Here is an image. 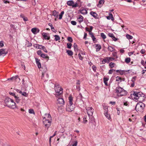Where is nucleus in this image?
<instances>
[{"label": "nucleus", "mask_w": 146, "mask_h": 146, "mask_svg": "<svg viewBox=\"0 0 146 146\" xmlns=\"http://www.w3.org/2000/svg\"><path fill=\"white\" fill-rule=\"evenodd\" d=\"M5 102L6 105L11 108L14 109L16 108L18 109L19 108V107L15 104L13 99L9 98H6L5 100Z\"/></svg>", "instance_id": "f257e3e1"}, {"label": "nucleus", "mask_w": 146, "mask_h": 146, "mask_svg": "<svg viewBox=\"0 0 146 146\" xmlns=\"http://www.w3.org/2000/svg\"><path fill=\"white\" fill-rule=\"evenodd\" d=\"M115 91L117 95L119 97L125 96L127 93V92L126 90L120 86L117 87Z\"/></svg>", "instance_id": "f03ea898"}, {"label": "nucleus", "mask_w": 146, "mask_h": 146, "mask_svg": "<svg viewBox=\"0 0 146 146\" xmlns=\"http://www.w3.org/2000/svg\"><path fill=\"white\" fill-rule=\"evenodd\" d=\"M69 103L67 105L66 109L67 111L71 112L73 111L75 108V105L73 104V98L71 96H70L68 98Z\"/></svg>", "instance_id": "7ed1b4c3"}, {"label": "nucleus", "mask_w": 146, "mask_h": 146, "mask_svg": "<svg viewBox=\"0 0 146 146\" xmlns=\"http://www.w3.org/2000/svg\"><path fill=\"white\" fill-rule=\"evenodd\" d=\"M133 95L134 96V99L139 100L140 102L143 101L145 100V95L141 92H134Z\"/></svg>", "instance_id": "20e7f679"}, {"label": "nucleus", "mask_w": 146, "mask_h": 146, "mask_svg": "<svg viewBox=\"0 0 146 146\" xmlns=\"http://www.w3.org/2000/svg\"><path fill=\"white\" fill-rule=\"evenodd\" d=\"M54 90L56 93V95L57 96H60L63 93L62 88L60 87L58 85L55 86Z\"/></svg>", "instance_id": "39448f33"}, {"label": "nucleus", "mask_w": 146, "mask_h": 146, "mask_svg": "<svg viewBox=\"0 0 146 146\" xmlns=\"http://www.w3.org/2000/svg\"><path fill=\"white\" fill-rule=\"evenodd\" d=\"M144 107V104L141 102L137 103L135 106V109L137 111H141L143 110Z\"/></svg>", "instance_id": "423d86ee"}, {"label": "nucleus", "mask_w": 146, "mask_h": 146, "mask_svg": "<svg viewBox=\"0 0 146 146\" xmlns=\"http://www.w3.org/2000/svg\"><path fill=\"white\" fill-rule=\"evenodd\" d=\"M43 122L45 127L47 128V129H48V127L51 125V121L46 119L45 117L43 118Z\"/></svg>", "instance_id": "0eeeda50"}, {"label": "nucleus", "mask_w": 146, "mask_h": 146, "mask_svg": "<svg viewBox=\"0 0 146 146\" xmlns=\"http://www.w3.org/2000/svg\"><path fill=\"white\" fill-rule=\"evenodd\" d=\"M67 4L69 6H72V8L76 7L79 6L77 3L74 4V1L72 0L68 1Z\"/></svg>", "instance_id": "6e6552de"}, {"label": "nucleus", "mask_w": 146, "mask_h": 146, "mask_svg": "<svg viewBox=\"0 0 146 146\" xmlns=\"http://www.w3.org/2000/svg\"><path fill=\"white\" fill-rule=\"evenodd\" d=\"M86 109L88 115V116L92 115L94 111V109L92 107H86Z\"/></svg>", "instance_id": "1a4fd4ad"}, {"label": "nucleus", "mask_w": 146, "mask_h": 146, "mask_svg": "<svg viewBox=\"0 0 146 146\" xmlns=\"http://www.w3.org/2000/svg\"><path fill=\"white\" fill-rule=\"evenodd\" d=\"M57 103L62 106L64 104V101L63 99L61 98H59L57 100Z\"/></svg>", "instance_id": "9d476101"}, {"label": "nucleus", "mask_w": 146, "mask_h": 146, "mask_svg": "<svg viewBox=\"0 0 146 146\" xmlns=\"http://www.w3.org/2000/svg\"><path fill=\"white\" fill-rule=\"evenodd\" d=\"M8 80H13L16 81H19L20 80V79L19 78L18 76H17L15 77H13L10 78L8 79Z\"/></svg>", "instance_id": "9b49d317"}, {"label": "nucleus", "mask_w": 146, "mask_h": 146, "mask_svg": "<svg viewBox=\"0 0 146 146\" xmlns=\"http://www.w3.org/2000/svg\"><path fill=\"white\" fill-rule=\"evenodd\" d=\"M89 117V122L93 123L94 122H95V119L94 117L92 116L91 115L88 116Z\"/></svg>", "instance_id": "f8f14e48"}, {"label": "nucleus", "mask_w": 146, "mask_h": 146, "mask_svg": "<svg viewBox=\"0 0 146 146\" xmlns=\"http://www.w3.org/2000/svg\"><path fill=\"white\" fill-rule=\"evenodd\" d=\"M7 53V51H6V50L4 49H0V55L3 54L5 55Z\"/></svg>", "instance_id": "ddd939ff"}, {"label": "nucleus", "mask_w": 146, "mask_h": 146, "mask_svg": "<svg viewBox=\"0 0 146 146\" xmlns=\"http://www.w3.org/2000/svg\"><path fill=\"white\" fill-rule=\"evenodd\" d=\"M42 35L45 39H47L48 40L50 39V37L48 35V33H42Z\"/></svg>", "instance_id": "4468645a"}, {"label": "nucleus", "mask_w": 146, "mask_h": 146, "mask_svg": "<svg viewBox=\"0 0 146 146\" xmlns=\"http://www.w3.org/2000/svg\"><path fill=\"white\" fill-rule=\"evenodd\" d=\"M111 57H106L103 59L102 61V63L104 64L105 63H108L111 59Z\"/></svg>", "instance_id": "2eb2a0df"}, {"label": "nucleus", "mask_w": 146, "mask_h": 146, "mask_svg": "<svg viewBox=\"0 0 146 146\" xmlns=\"http://www.w3.org/2000/svg\"><path fill=\"white\" fill-rule=\"evenodd\" d=\"M35 60L38 68H40L41 67V63L40 62V60L38 59V58H36Z\"/></svg>", "instance_id": "dca6fc26"}, {"label": "nucleus", "mask_w": 146, "mask_h": 146, "mask_svg": "<svg viewBox=\"0 0 146 146\" xmlns=\"http://www.w3.org/2000/svg\"><path fill=\"white\" fill-rule=\"evenodd\" d=\"M90 14L95 18H98V17H97L98 16V15L96 13L93 11H91L90 12Z\"/></svg>", "instance_id": "f3484780"}, {"label": "nucleus", "mask_w": 146, "mask_h": 146, "mask_svg": "<svg viewBox=\"0 0 146 146\" xmlns=\"http://www.w3.org/2000/svg\"><path fill=\"white\" fill-rule=\"evenodd\" d=\"M41 57L46 59L48 60L49 59V57L47 55L45 54H41Z\"/></svg>", "instance_id": "a211bd4d"}, {"label": "nucleus", "mask_w": 146, "mask_h": 146, "mask_svg": "<svg viewBox=\"0 0 146 146\" xmlns=\"http://www.w3.org/2000/svg\"><path fill=\"white\" fill-rule=\"evenodd\" d=\"M96 52H97L101 48V46L100 44H97L96 45Z\"/></svg>", "instance_id": "6ab92c4d"}, {"label": "nucleus", "mask_w": 146, "mask_h": 146, "mask_svg": "<svg viewBox=\"0 0 146 146\" xmlns=\"http://www.w3.org/2000/svg\"><path fill=\"white\" fill-rule=\"evenodd\" d=\"M58 12H57L55 10H54L52 12V15L55 17L56 18H57L58 17Z\"/></svg>", "instance_id": "aec40b11"}, {"label": "nucleus", "mask_w": 146, "mask_h": 146, "mask_svg": "<svg viewBox=\"0 0 146 146\" xmlns=\"http://www.w3.org/2000/svg\"><path fill=\"white\" fill-rule=\"evenodd\" d=\"M104 0H100L99 1L98 4V7H101V6L100 5L101 4H103L104 3Z\"/></svg>", "instance_id": "412c9836"}, {"label": "nucleus", "mask_w": 146, "mask_h": 146, "mask_svg": "<svg viewBox=\"0 0 146 146\" xmlns=\"http://www.w3.org/2000/svg\"><path fill=\"white\" fill-rule=\"evenodd\" d=\"M83 17L81 15H80L79 18H78V21L80 23H81L83 21Z\"/></svg>", "instance_id": "4be33fe9"}, {"label": "nucleus", "mask_w": 146, "mask_h": 146, "mask_svg": "<svg viewBox=\"0 0 146 146\" xmlns=\"http://www.w3.org/2000/svg\"><path fill=\"white\" fill-rule=\"evenodd\" d=\"M80 11V13L83 15L86 14L87 13V11L85 9L81 10Z\"/></svg>", "instance_id": "5701e85b"}, {"label": "nucleus", "mask_w": 146, "mask_h": 146, "mask_svg": "<svg viewBox=\"0 0 146 146\" xmlns=\"http://www.w3.org/2000/svg\"><path fill=\"white\" fill-rule=\"evenodd\" d=\"M14 98L16 102L17 103H18L21 100L20 98L17 96H15Z\"/></svg>", "instance_id": "b1692460"}, {"label": "nucleus", "mask_w": 146, "mask_h": 146, "mask_svg": "<svg viewBox=\"0 0 146 146\" xmlns=\"http://www.w3.org/2000/svg\"><path fill=\"white\" fill-rule=\"evenodd\" d=\"M108 80H109V78H106V77H104V82L105 85L106 86H107L108 85L107 81H108Z\"/></svg>", "instance_id": "393cba45"}, {"label": "nucleus", "mask_w": 146, "mask_h": 146, "mask_svg": "<svg viewBox=\"0 0 146 146\" xmlns=\"http://www.w3.org/2000/svg\"><path fill=\"white\" fill-rule=\"evenodd\" d=\"M88 118L86 115H85L83 118V122L84 123H86L88 122L87 119Z\"/></svg>", "instance_id": "a878e982"}, {"label": "nucleus", "mask_w": 146, "mask_h": 146, "mask_svg": "<svg viewBox=\"0 0 146 146\" xmlns=\"http://www.w3.org/2000/svg\"><path fill=\"white\" fill-rule=\"evenodd\" d=\"M66 52L70 56H72L73 54V52L71 50H67Z\"/></svg>", "instance_id": "bb28decb"}, {"label": "nucleus", "mask_w": 146, "mask_h": 146, "mask_svg": "<svg viewBox=\"0 0 146 146\" xmlns=\"http://www.w3.org/2000/svg\"><path fill=\"white\" fill-rule=\"evenodd\" d=\"M19 93L21 94L22 95L25 96V97H27L28 96V94L27 93L25 92H23L22 91H20L19 92Z\"/></svg>", "instance_id": "cd10ccee"}, {"label": "nucleus", "mask_w": 146, "mask_h": 146, "mask_svg": "<svg viewBox=\"0 0 146 146\" xmlns=\"http://www.w3.org/2000/svg\"><path fill=\"white\" fill-rule=\"evenodd\" d=\"M105 115L108 119H111L110 116L109 114H108V112H105Z\"/></svg>", "instance_id": "c85d7f7f"}, {"label": "nucleus", "mask_w": 146, "mask_h": 146, "mask_svg": "<svg viewBox=\"0 0 146 146\" xmlns=\"http://www.w3.org/2000/svg\"><path fill=\"white\" fill-rule=\"evenodd\" d=\"M32 32L34 34H35L36 33V32L37 31V29L35 28H33L31 30Z\"/></svg>", "instance_id": "c756f323"}, {"label": "nucleus", "mask_w": 146, "mask_h": 146, "mask_svg": "<svg viewBox=\"0 0 146 146\" xmlns=\"http://www.w3.org/2000/svg\"><path fill=\"white\" fill-rule=\"evenodd\" d=\"M41 69H42L41 70L43 73H45L47 71V69L46 67H42L41 68Z\"/></svg>", "instance_id": "7c9ffc66"}, {"label": "nucleus", "mask_w": 146, "mask_h": 146, "mask_svg": "<svg viewBox=\"0 0 146 146\" xmlns=\"http://www.w3.org/2000/svg\"><path fill=\"white\" fill-rule=\"evenodd\" d=\"M108 49L109 51H110L111 52L115 50L114 48L112 47L111 46H109L108 48Z\"/></svg>", "instance_id": "2f4dec72"}, {"label": "nucleus", "mask_w": 146, "mask_h": 146, "mask_svg": "<svg viewBox=\"0 0 146 146\" xmlns=\"http://www.w3.org/2000/svg\"><path fill=\"white\" fill-rule=\"evenodd\" d=\"M54 36L55 37V38H54V40H55L58 41L60 40V38L58 35H54Z\"/></svg>", "instance_id": "473e14b6"}, {"label": "nucleus", "mask_w": 146, "mask_h": 146, "mask_svg": "<svg viewBox=\"0 0 146 146\" xmlns=\"http://www.w3.org/2000/svg\"><path fill=\"white\" fill-rule=\"evenodd\" d=\"M64 13V11H62L61 12V13L59 15V19H61L62 18V17Z\"/></svg>", "instance_id": "72a5a7b5"}, {"label": "nucleus", "mask_w": 146, "mask_h": 146, "mask_svg": "<svg viewBox=\"0 0 146 146\" xmlns=\"http://www.w3.org/2000/svg\"><path fill=\"white\" fill-rule=\"evenodd\" d=\"M45 115L47 116V118L46 119H47L49 120L50 121L51 120V117L50 114H46Z\"/></svg>", "instance_id": "f704fd0d"}, {"label": "nucleus", "mask_w": 146, "mask_h": 146, "mask_svg": "<svg viewBox=\"0 0 146 146\" xmlns=\"http://www.w3.org/2000/svg\"><path fill=\"white\" fill-rule=\"evenodd\" d=\"M126 37L127 38L129 39H131L133 38V37L132 36L127 34L126 35Z\"/></svg>", "instance_id": "c9c22d12"}, {"label": "nucleus", "mask_w": 146, "mask_h": 146, "mask_svg": "<svg viewBox=\"0 0 146 146\" xmlns=\"http://www.w3.org/2000/svg\"><path fill=\"white\" fill-rule=\"evenodd\" d=\"M131 60V59L130 58H127L125 59V62L127 63H129Z\"/></svg>", "instance_id": "e433bc0d"}, {"label": "nucleus", "mask_w": 146, "mask_h": 146, "mask_svg": "<svg viewBox=\"0 0 146 146\" xmlns=\"http://www.w3.org/2000/svg\"><path fill=\"white\" fill-rule=\"evenodd\" d=\"M100 35L102 37L103 39H104L106 38V36L103 33H102L100 34Z\"/></svg>", "instance_id": "4c0bfd02"}, {"label": "nucleus", "mask_w": 146, "mask_h": 146, "mask_svg": "<svg viewBox=\"0 0 146 146\" xmlns=\"http://www.w3.org/2000/svg\"><path fill=\"white\" fill-rule=\"evenodd\" d=\"M83 98V97L82 95L80 93V94L79 95L77 99H79L80 100H82V98Z\"/></svg>", "instance_id": "58836bf2"}, {"label": "nucleus", "mask_w": 146, "mask_h": 146, "mask_svg": "<svg viewBox=\"0 0 146 146\" xmlns=\"http://www.w3.org/2000/svg\"><path fill=\"white\" fill-rule=\"evenodd\" d=\"M114 63H112L111 62L109 64V66L110 68H112L114 66Z\"/></svg>", "instance_id": "ea45409f"}, {"label": "nucleus", "mask_w": 146, "mask_h": 146, "mask_svg": "<svg viewBox=\"0 0 146 146\" xmlns=\"http://www.w3.org/2000/svg\"><path fill=\"white\" fill-rule=\"evenodd\" d=\"M67 47L68 48H71L72 44L69 43H68L67 44Z\"/></svg>", "instance_id": "a19ab883"}, {"label": "nucleus", "mask_w": 146, "mask_h": 146, "mask_svg": "<svg viewBox=\"0 0 146 146\" xmlns=\"http://www.w3.org/2000/svg\"><path fill=\"white\" fill-rule=\"evenodd\" d=\"M116 70L113 69H111L109 70L108 74H111L112 73L113 71H115Z\"/></svg>", "instance_id": "79ce46f5"}, {"label": "nucleus", "mask_w": 146, "mask_h": 146, "mask_svg": "<svg viewBox=\"0 0 146 146\" xmlns=\"http://www.w3.org/2000/svg\"><path fill=\"white\" fill-rule=\"evenodd\" d=\"M37 53L38 55H40V56H41V54H43L42 53V51L41 50L37 51Z\"/></svg>", "instance_id": "37998d69"}, {"label": "nucleus", "mask_w": 146, "mask_h": 146, "mask_svg": "<svg viewBox=\"0 0 146 146\" xmlns=\"http://www.w3.org/2000/svg\"><path fill=\"white\" fill-rule=\"evenodd\" d=\"M67 40L69 42H72L73 41L72 38L70 37H68L67 38Z\"/></svg>", "instance_id": "c03bdc74"}, {"label": "nucleus", "mask_w": 146, "mask_h": 146, "mask_svg": "<svg viewBox=\"0 0 146 146\" xmlns=\"http://www.w3.org/2000/svg\"><path fill=\"white\" fill-rule=\"evenodd\" d=\"M29 112L30 113H33V114H35L34 111L33 109H29Z\"/></svg>", "instance_id": "a18cd8bd"}, {"label": "nucleus", "mask_w": 146, "mask_h": 146, "mask_svg": "<svg viewBox=\"0 0 146 146\" xmlns=\"http://www.w3.org/2000/svg\"><path fill=\"white\" fill-rule=\"evenodd\" d=\"M74 49L75 50H78V49L77 48V45L76 43H74Z\"/></svg>", "instance_id": "49530a36"}, {"label": "nucleus", "mask_w": 146, "mask_h": 146, "mask_svg": "<svg viewBox=\"0 0 146 146\" xmlns=\"http://www.w3.org/2000/svg\"><path fill=\"white\" fill-rule=\"evenodd\" d=\"M43 46L41 45H38V46H36V47L38 48V49H42V47H43Z\"/></svg>", "instance_id": "de8ad7c7"}, {"label": "nucleus", "mask_w": 146, "mask_h": 146, "mask_svg": "<svg viewBox=\"0 0 146 146\" xmlns=\"http://www.w3.org/2000/svg\"><path fill=\"white\" fill-rule=\"evenodd\" d=\"M136 78V76H134V77L131 80V81L133 82V83H135V79Z\"/></svg>", "instance_id": "09e8293b"}, {"label": "nucleus", "mask_w": 146, "mask_h": 146, "mask_svg": "<svg viewBox=\"0 0 146 146\" xmlns=\"http://www.w3.org/2000/svg\"><path fill=\"white\" fill-rule=\"evenodd\" d=\"M140 52L142 54H144L145 53V50L144 49H142L141 50Z\"/></svg>", "instance_id": "8fccbe9b"}, {"label": "nucleus", "mask_w": 146, "mask_h": 146, "mask_svg": "<svg viewBox=\"0 0 146 146\" xmlns=\"http://www.w3.org/2000/svg\"><path fill=\"white\" fill-rule=\"evenodd\" d=\"M42 49L44 50V51L46 53H47L48 52L46 50L45 47L43 46V47H42Z\"/></svg>", "instance_id": "3c124183"}, {"label": "nucleus", "mask_w": 146, "mask_h": 146, "mask_svg": "<svg viewBox=\"0 0 146 146\" xmlns=\"http://www.w3.org/2000/svg\"><path fill=\"white\" fill-rule=\"evenodd\" d=\"M71 23L72 25H76V22L74 21H72Z\"/></svg>", "instance_id": "603ef678"}, {"label": "nucleus", "mask_w": 146, "mask_h": 146, "mask_svg": "<svg viewBox=\"0 0 146 146\" xmlns=\"http://www.w3.org/2000/svg\"><path fill=\"white\" fill-rule=\"evenodd\" d=\"M126 71L125 70H120V71H119V74L121 75H122L123 74V73H124L125 72H126Z\"/></svg>", "instance_id": "864d4df0"}, {"label": "nucleus", "mask_w": 146, "mask_h": 146, "mask_svg": "<svg viewBox=\"0 0 146 146\" xmlns=\"http://www.w3.org/2000/svg\"><path fill=\"white\" fill-rule=\"evenodd\" d=\"M108 36L112 38L114 36V35L112 33H109L108 34Z\"/></svg>", "instance_id": "5fc2aeb1"}, {"label": "nucleus", "mask_w": 146, "mask_h": 146, "mask_svg": "<svg viewBox=\"0 0 146 146\" xmlns=\"http://www.w3.org/2000/svg\"><path fill=\"white\" fill-rule=\"evenodd\" d=\"M9 94L11 95L12 96H14V97L16 95H15V93H12L11 92H9Z\"/></svg>", "instance_id": "6e6d98bb"}, {"label": "nucleus", "mask_w": 146, "mask_h": 146, "mask_svg": "<svg viewBox=\"0 0 146 146\" xmlns=\"http://www.w3.org/2000/svg\"><path fill=\"white\" fill-rule=\"evenodd\" d=\"M121 78L119 76H117L116 77V81H119L120 80H121Z\"/></svg>", "instance_id": "4d7b16f0"}, {"label": "nucleus", "mask_w": 146, "mask_h": 146, "mask_svg": "<svg viewBox=\"0 0 146 146\" xmlns=\"http://www.w3.org/2000/svg\"><path fill=\"white\" fill-rule=\"evenodd\" d=\"M78 56L80 60H82L83 58L82 56L81 55L80 53L78 54Z\"/></svg>", "instance_id": "13d9d810"}, {"label": "nucleus", "mask_w": 146, "mask_h": 146, "mask_svg": "<svg viewBox=\"0 0 146 146\" xmlns=\"http://www.w3.org/2000/svg\"><path fill=\"white\" fill-rule=\"evenodd\" d=\"M141 64L143 66H145V62H144V61L143 60H142L141 61Z\"/></svg>", "instance_id": "bf43d9fd"}, {"label": "nucleus", "mask_w": 146, "mask_h": 146, "mask_svg": "<svg viewBox=\"0 0 146 146\" xmlns=\"http://www.w3.org/2000/svg\"><path fill=\"white\" fill-rule=\"evenodd\" d=\"M89 34L90 35L91 37L94 36L93 33L92 32H91V31H90Z\"/></svg>", "instance_id": "052dcab7"}, {"label": "nucleus", "mask_w": 146, "mask_h": 146, "mask_svg": "<svg viewBox=\"0 0 146 146\" xmlns=\"http://www.w3.org/2000/svg\"><path fill=\"white\" fill-rule=\"evenodd\" d=\"M4 46L3 44V42L2 41H1L0 42V46L1 47H2L3 46Z\"/></svg>", "instance_id": "680f3d73"}, {"label": "nucleus", "mask_w": 146, "mask_h": 146, "mask_svg": "<svg viewBox=\"0 0 146 146\" xmlns=\"http://www.w3.org/2000/svg\"><path fill=\"white\" fill-rule=\"evenodd\" d=\"M78 142L77 141H75L74 143L72 145V146H76L77 145Z\"/></svg>", "instance_id": "e2e57ef3"}, {"label": "nucleus", "mask_w": 146, "mask_h": 146, "mask_svg": "<svg viewBox=\"0 0 146 146\" xmlns=\"http://www.w3.org/2000/svg\"><path fill=\"white\" fill-rule=\"evenodd\" d=\"M76 84H77V85H79L80 84V81L79 80H76Z\"/></svg>", "instance_id": "0e129e2a"}, {"label": "nucleus", "mask_w": 146, "mask_h": 146, "mask_svg": "<svg viewBox=\"0 0 146 146\" xmlns=\"http://www.w3.org/2000/svg\"><path fill=\"white\" fill-rule=\"evenodd\" d=\"M112 39L114 41H116L117 40V39L114 36L112 38Z\"/></svg>", "instance_id": "69168bd1"}, {"label": "nucleus", "mask_w": 146, "mask_h": 146, "mask_svg": "<svg viewBox=\"0 0 146 146\" xmlns=\"http://www.w3.org/2000/svg\"><path fill=\"white\" fill-rule=\"evenodd\" d=\"M3 2L5 3H9V1H5V0H3Z\"/></svg>", "instance_id": "338daca9"}, {"label": "nucleus", "mask_w": 146, "mask_h": 146, "mask_svg": "<svg viewBox=\"0 0 146 146\" xmlns=\"http://www.w3.org/2000/svg\"><path fill=\"white\" fill-rule=\"evenodd\" d=\"M23 20L25 21H28V18L27 17H25V18H24Z\"/></svg>", "instance_id": "774afa93"}]
</instances>
